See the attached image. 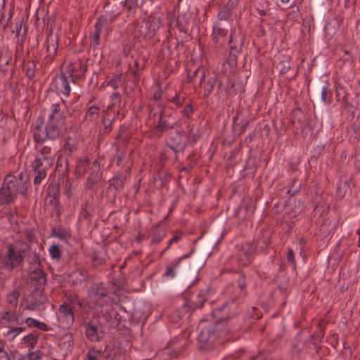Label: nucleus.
Returning a JSON list of instances; mask_svg holds the SVG:
<instances>
[{
	"mask_svg": "<svg viewBox=\"0 0 360 360\" xmlns=\"http://www.w3.org/2000/svg\"><path fill=\"white\" fill-rule=\"evenodd\" d=\"M235 314L231 313V307L228 304L212 311V316L216 319L214 323L202 328L198 337V348L200 351L211 352L215 349L217 342L224 345L233 340L228 337L231 330L224 322L233 318Z\"/></svg>",
	"mask_w": 360,
	"mask_h": 360,
	"instance_id": "1",
	"label": "nucleus"
},
{
	"mask_svg": "<svg viewBox=\"0 0 360 360\" xmlns=\"http://www.w3.org/2000/svg\"><path fill=\"white\" fill-rule=\"evenodd\" d=\"M29 184V176L25 171L7 174L0 187V205L13 203L18 194L25 195Z\"/></svg>",
	"mask_w": 360,
	"mask_h": 360,
	"instance_id": "2",
	"label": "nucleus"
},
{
	"mask_svg": "<svg viewBox=\"0 0 360 360\" xmlns=\"http://www.w3.org/2000/svg\"><path fill=\"white\" fill-rule=\"evenodd\" d=\"M30 249V245L22 240L8 244L6 252L0 254V269L13 271L15 268L22 266L25 254Z\"/></svg>",
	"mask_w": 360,
	"mask_h": 360,
	"instance_id": "3",
	"label": "nucleus"
},
{
	"mask_svg": "<svg viewBox=\"0 0 360 360\" xmlns=\"http://www.w3.org/2000/svg\"><path fill=\"white\" fill-rule=\"evenodd\" d=\"M43 123V117H39L36 121L35 131L33 134L34 143L37 144H44L46 141H51L58 143L62 134V127L65 123L47 120L44 128L42 129Z\"/></svg>",
	"mask_w": 360,
	"mask_h": 360,
	"instance_id": "4",
	"label": "nucleus"
},
{
	"mask_svg": "<svg viewBox=\"0 0 360 360\" xmlns=\"http://www.w3.org/2000/svg\"><path fill=\"white\" fill-rule=\"evenodd\" d=\"M194 254V249H192L188 254H186L172 263V265L167 267V270L164 274L165 276L174 277L175 275L174 269L179 266L181 263L183 267L187 270H196L202 269L206 262L205 257L201 256L200 254H195V256L190 259L191 255Z\"/></svg>",
	"mask_w": 360,
	"mask_h": 360,
	"instance_id": "5",
	"label": "nucleus"
},
{
	"mask_svg": "<svg viewBox=\"0 0 360 360\" xmlns=\"http://www.w3.org/2000/svg\"><path fill=\"white\" fill-rule=\"evenodd\" d=\"M88 299L89 307L91 308L103 307L110 300L108 290L102 282L94 283L89 288Z\"/></svg>",
	"mask_w": 360,
	"mask_h": 360,
	"instance_id": "6",
	"label": "nucleus"
},
{
	"mask_svg": "<svg viewBox=\"0 0 360 360\" xmlns=\"http://www.w3.org/2000/svg\"><path fill=\"white\" fill-rule=\"evenodd\" d=\"M104 323L93 316L89 321L83 323L85 335L87 340L91 342H99L105 335L103 330Z\"/></svg>",
	"mask_w": 360,
	"mask_h": 360,
	"instance_id": "7",
	"label": "nucleus"
},
{
	"mask_svg": "<svg viewBox=\"0 0 360 360\" xmlns=\"http://www.w3.org/2000/svg\"><path fill=\"white\" fill-rule=\"evenodd\" d=\"M178 124L175 114L172 110L165 108L161 110L159 119L154 128L155 131L160 134L159 136H161L169 130L176 129Z\"/></svg>",
	"mask_w": 360,
	"mask_h": 360,
	"instance_id": "8",
	"label": "nucleus"
},
{
	"mask_svg": "<svg viewBox=\"0 0 360 360\" xmlns=\"http://www.w3.org/2000/svg\"><path fill=\"white\" fill-rule=\"evenodd\" d=\"M161 20L158 17L150 16L147 20H142L135 25L134 31L139 37L152 38L160 28Z\"/></svg>",
	"mask_w": 360,
	"mask_h": 360,
	"instance_id": "9",
	"label": "nucleus"
},
{
	"mask_svg": "<svg viewBox=\"0 0 360 360\" xmlns=\"http://www.w3.org/2000/svg\"><path fill=\"white\" fill-rule=\"evenodd\" d=\"M166 146L174 153L175 159H177L178 153L183 152L188 146L185 131L177 129L175 133L171 134L166 141Z\"/></svg>",
	"mask_w": 360,
	"mask_h": 360,
	"instance_id": "10",
	"label": "nucleus"
},
{
	"mask_svg": "<svg viewBox=\"0 0 360 360\" xmlns=\"http://www.w3.org/2000/svg\"><path fill=\"white\" fill-rule=\"evenodd\" d=\"M46 31L48 32V35L44 44V46L46 49L44 61L46 64H49L53 60L57 54L58 37L57 34H53L51 26L49 27L48 25Z\"/></svg>",
	"mask_w": 360,
	"mask_h": 360,
	"instance_id": "11",
	"label": "nucleus"
},
{
	"mask_svg": "<svg viewBox=\"0 0 360 360\" xmlns=\"http://www.w3.org/2000/svg\"><path fill=\"white\" fill-rule=\"evenodd\" d=\"M53 164L41 158H36L32 162L31 167L35 174L34 184L39 185L42 180L47 176V172L51 169Z\"/></svg>",
	"mask_w": 360,
	"mask_h": 360,
	"instance_id": "12",
	"label": "nucleus"
},
{
	"mask_svg": "<svg viewBox=\"0 0 360 360\" xmlns=\"http://www.w3.org/2000/svg\"><path fill=\"white\" fill-rule=\"evenodd\" d=\"M60 326L63 328H70L75 321L73 308L70 303L65 301L60 305L58 312Z\"/></svg>",
	"mask_w": 360,
	"mask_h": 360,
	"instance_id": "13",
	"label": "nucleus"
},
{
	"mask_svg": "<svg viewBox=\"0 0 360 360\" xmlns=\"http://www.w3.org/2000/svg\"><path fill=\"white\" fill-rule=\"evenodd\" d=\"M122 2L120 0H106L103 6L104 15L103 18H107V23L112 22L122 13Z\"/></svg>",
	"mask_w": 360,
	"mask_h": 360,
	"instance_id": "14",
	"label": "nucleus"
},
{
	"mask_svg": "<svg viewBox=\"0 0 360 360\" xmlns=\"http://www.w3.org/2000/svg\"><path fill=\"white\" fill-rule=\"evenodd\" d=\"M94 316L104 323V326L112 325L113 323L118 325L120 323V316L112 306L108 307L105 310L103 309L96 312Z\"/></svg>",
	"mask_w": 360,
	"mask_h": 360,
	"instance_id": "15",
	"label": "nucleus"
},
{
	"mask_svg": "<svg viewBox=\"0 0 360 360\" xmlns=\"http://www.w3.org/2000/svg\"><path fill=\"white\" fill-rule=\"evenodd\" d=\"M44 288H34L31 292L27 299V309L29 310H36L41 305L46 303L47 298L43 293Z\"/></svg>",
	"mask_w": 360,
	"mask_h": 360,
	"instance_id": "16",
	"label": "nucleus"
},
{
	"mask_svg": "<svg viewBox=\"0 0 360 360\" xmlns=\"http://www.w3.org/2000/svg\"><path fill=\"white\" fill-rule=\"evenodd\" d=\"M87 66L82 59L76 58L72 60L68 65L69 77L75 83V79H82L85 76Z\"/></svg>",
	"mask_w": 360,
	"mask_h": 360,
	"instance_id": "17",
	"label": "nucleus"
},
{
	"mask_svg": "<svg viewBox=\"0 0 360 360\" xmlns=\"http://www.w3.org/2000/svg\"><path fill=\"white\" fill-rule=\"evenodd\" d=\"M210 75V73L203 67H198L193 71L188 70L187 75L188 82L192 83L195 88L200 87Z\"/></svg>",
	"mask_w": 360,
	"mask_h": 360,
	"instance_id": "18",
	"label": "nucleus"
},
{
	"mask_svg": "<svg viewBox=\"0 0 360 360\" xmlns=\"http://www.w3.org/2000/svg\"><path fill=\"white\" fill-rule=\"evenodd\" d=\"M52 86L65 96H68L71 91L68 77L63 72L55 76L52 81Z\"/></svg>",
	"mask_w": 360,
	"mask_h": 360,
	"instance_id": "19",
	"label": "nucleus"
},
{
	"mask_svg": "<svg viewBox=\"0 0 360 360\" xmlns=\"http://www.w3.org/2000/svg\"><path fill=\"white\" fill-rule=\"evenodd\" d=\"M206 301L205 294L200 292L197 295H192L183 304L182 308L188 312H192L197 309L201 308Z\"/></svg>",
	"mask_w": 360,
	"mask_h": 360,
	"instance_id": "20",
	"label": "nucleus"
},
{
	"mask_svg": "<svg viewBox=\"0 0 360 360\" xmlns=\"http://www.w3.org/2000/svg\"><path fill=\"white\" fill-rule=\"evenodd\" d=\"M58 148V143L46 141L41 148L39 150V156L37 158L44 159V160L53 164Z\"/></svg>",
	"mask_w": 360,
	"mask_h": 360,
	"instance_id": "21",
	"label": "nucleus"
},
{
	"mask_svg": "<svg viewBox=\"0 0 360 360\" xmlns=\"http://www.w3.org/2000/svg\"><path fill=\"white\" fill-rule=\"evenodd\" d=\"M30 276L34 288H44L46 283V274L41 268L31 270Z\"/></svg>",
	"mask_w": 360,
	"mask_h": 360,
	"instance_id": "22",
	"label": "nucleus"
},
{
	"mask_svg": "<svg viewBox=\"0 0 360 360\" xmlns=\"http://www.w3.org/2000/svg\"><path fill=\"white\" fill-rule=\"evenodd\" d=\"M101 166L98 160H95L91 167V172L86 180V186L91 189L93 186L101 179Z\"/></svg>",
	"mask_w": 360,
	"mask_h": 360,
	"instance_id": "23",
	"label": "nucleus"
},
{
	"mask_svg": "<svg viewBox=\"0 0 360 360\" xmlns=\"http://www.w3.org/2000/svg\"><path fill=\"white\" fill-rule=\"evenodd\" d=\"M315 91L319 96L321 94V100L325 103H330L332 100V93L329 89V83L327 81L318 82L316 84Z\"/></svg>",
	"mask_w": 360,
	"mask_h": 360,
	"instance_id": "24",
	"label": "nucleus"
},
{
	"mask_svg": "<svg viewBox=\"0 0 360 360\" xmlns=\"http://www.w3.org/2000/svg\"><path fill=\"white\" fill-rule=\"evenodd\" d=\"M2 325L11 324L15 323L16 324H22L24 321L20 320L19 314L13 309H8L1 311Z\"/></svg>",
	"mask_w": 360,
	"mask_h": 360,
	"instance_id": "25",
	"label": "nucleus"
},
{
	"mask_svg": "<svg viewBox=\"0 0 360 360\" xmlns=\"http://www.w3.org/2000/svg\"><path fill=\"white\" fill-rule=\"evenodd\" d=\"M217 83L218 84L219 88H221L222 86V82L219 81L217 76L210 74V76L206 78L205 82L200 86L203 89L204 97H208L211 94L213 88Z\"/></svg>",
	"mask_w": 360,
	"mask_h": 360,
	"instance_id": "26",
	"label": "nucleus"
},
{
	"mask_svg": "<svg viewBox=\"0 0 360 360\" xmlns=\"http://www.w3.org/2000/svg\"><path fill=\"white\" fill-rule=\"evenodd\" d=\"M168 25L170 29L176 28L181 32L186 33L187 32V20L184 19V18H181L180 16H174L170 17L169 18Z\"/></svg>",
	"mask_w": 360,
	"mask_h": 360,
	"instance_id": "27",
	"label": "nucleus"
},
{
	"mask_svg": "<svg viewBox=\"0 0 360 360\" xmlns=\"http://www.w3.org/2000/svg\"><path fill=\"white\" fill-rule=\"evenodd\" d=\"M221 22H216L212 28V38L214 44L220 43V39L226 36L227 30Z\"/></svg>",
	"mask_w": 360,
	"mask_h": 360,
	"instance_id": "28",
	"label": "nucleus"
},
{
	"mask_svg": "<svg viewBox=\"0 0 360 360\" xmlns=\"http://www.w3.org/2000/svg\"><path fill=\"white\" fill-rule=\"evenodd\" d=\"M51 111L49 115L48 120L65 123L66 117L61 111L60 104L54 103L51 105Z\"/></svg>",
	"mask_w": 360,
	"mask_h": 360,
	"instance_id": "29",
	"label": "nucleus"
},
{
	"mask_svg": "<svg viewBox=\"0 0 360 360\" xmlns=\"http://www.w3.org/2000/svg\"><path fill=\"white\" fill-rule=\"evenodd\" d=\"M107 24V18H103V17H99L94 25L95 30L93 34V41L91 45L94 47H96L99 44L100 41V35L101 33V30L105 25Z\"/></svg>",
	"mask_w": 360,
	"mask_h": 360,
	"instance_id": "30",
	"label": "nucleus"
},
{
	"mask_svg": "<svg viewBox=\"0 0 360 360\" xmlns=\"http://www.w3.org/2000/svg\"><path fill=\"white\" fill-rule=\"evenodd\" d=\"M232 15L231 10L227 6L221 7L217 13L218 21L225 26H229Z\"/></svg>",
	"mask_w": 360,
	"mask_h": 360,
	"instance_id": "31",
	"label": "nucleus"
},
{
	"mask_svg": "<svg viewBox=\"0 0 360 360\" xmlns=\"http://www.w3.org/2000/svg\"><path fill=\"white\" fill-rule=\"evenodd\" d=\"M336 97L338 101L345 102L347 106L352 107V105L347 101L348 91L347 86L342 84H337L335 86Z\"/></svg>",
	"mask_w": 360,
	"mask_h": 360,
	"instance_id": "32",
	"label": "nucleus"
},
{
	"mask_svg": "<svg viewBox=\"0 0 360 360\" xmlns=\"http://www.w3.org/2000/svg\"><path fill=\"white\" fill-rule=\"evenodd\" d=\"M89 165V159L86 157L79 158L77 161V165L75 169V174L77 178L84 175L86 171V167Z\"/></svg>",
	"mask_w": 360,
	"mask_h": 360,
	"instance_id": "33",
	"label": "nucleus"
},
{
	"mask_svg": "<svg viewBox=\"0 0 360 360\" xmlns=\"http://www.w3.org/2000/svg\"><path fill=\"white\" fill-rule=\"evenodd\" d=\"M24 322H25L27 326L30 328H37L42 331H49L51 330V328L45 323L40 322L39 321L31 317L27 318Z\"/></svg>",
	"mask_w": 360,
	"mask_h": 360,
	"instance_id": "34",
	"label": "nucleus"
},
{
	"mask_svg": "<svg viewBox=\"0 0 360 360\" xmlns=\"http://www.w3.org/2000/svg\"><path fill=\"white\" fill-rule=\"evenodd\" d=\"M52 236L66 242L70 238L71 233L69 230L61 226H58L52 230Z\"/></svg>",
	"mask_w": 360,
	"mask_h": 360,
	"instance_id": "35",
	"label": "nucleus"
},
{
	"mask_svg": "<svg viewBox=\"0 0 360 360\" xmlns=\"http://www.w3.org/2000/svg\"><path fill=\"white\" fill-rule=\"evenodd\" d=\"M56 167L59 171H62L63 174H68L69 172L68 158L63 155H59L57 159Z\"/></svg>",
	"mask_w": 360,
	"mask_h": 360,
	"instance_id": "36",
	"label": "nucleus"
},
{
	"mask_svg": "<svg viewBox=\"0 0 360 360\" xmlns=\"http://www.w3.org/2000/svg\"><path fill=\"white\" fill-rule=\"evenodd\" d=\"M39 338V333L34 331L23 338L25 344L30 349H33L37 344Z\"/></svg>",
	"mask_w": 360,
	"mask_h": 360,
	"instance_id": "37",
	"label": "nucleus"
},
{
	"mask_svg": "<svg viewBox=\"0 0 360 360\" xmlns=\"http://www.w3.org/2000/svg\"><path fill=\"white\" fill-rule=\"evenodd\" d=\"M166 236V230L164 228L155 227L152 233L151 244H157L161 242Z\"/></svg>",
	"mask_w": 360,
	"mask_h": 360,
	"instance_id": "38",
	"label": "nucleus"
},
{
	"mask_svg": "<svg viewBox=\"0 0 360 360\" xmlns=\"http://www.w3.org/2000/svg\"><path fill=\"white\" fill-rule=\"evenodd\" d=\"M149 114L148 117L149 120H153V124L155 125L157 122H155V117H158L159 118L160 114L161 112V110L165 109L160 103L154 104L153 105H149Z\"/></svg>",
	"mask_w": 360,
	"mask_h": 360,
	"instance_id": "39",
	"label": "nucleus"
},
{
	"mask_svg": "<svg viewBox=\"0 0 360 360\" xmlns=\"http://www.w3.org/2000/svg\"><path fill=\"white\" fill-rule=\"evenodd\" d=\"M188 131L185 132V136L188 141V145H194L200 139L198 131L194 132L192 126L188 125Z\"/></svg>",
	"mask_w": 360,
	"mask_h": 360,
	"instance_id": "40",
	"label": "nucleus"
},
{
	"mask_svg": "<svg viewBox=\"0 0 360 360\" xmlns=\"http://www.w3.org/2000/svg\"><path fill=\"white\" fill-rule=\"evenodd\" d=\"M47 193L49 197L54 199L56 205L58 202L60 195V186L58 184H51L47 188Z\"/></svg>",
	"mask_w": 360,
	"mask_h": 360,
	"instance_id": "41",
	"label": "nucleus"
},
{
	"mask_svg": "<svg viewBox=\"0 0 360 360\" xmlns=\"http://www.w3.org/2000/svg\"><path fill=\"white\" fill-rule=\"evenodd\" d=\"M36 65H37L34 60H28L24 63L23 66L25 70V75L30 79L34 77Z\"/></svg>",
	"mask_w": 360,
	"mask_h": 360,
	"instance_id": "42",
	"label": "nucleus"
},
{
	"mask_svg": "<svg viewBox=\"0 0 360 360\" xmlns=\"http://www.w3.org/2000/svg\"><path fill=\"white\" fill-rule=\"evenodd\" d=\"M104 352L102 350H98L93 347L89 349L84 360H100Z\"/></svg>",
	"mask_w": 360,
	"mask_h": 360,
	"instance_id": "43",
	"label": "nucleus"
},
{
	"mask_svg": "<svg viewBox=\"0 0 360 360\" xmlns=\"http://www.w3.org/2000/svg\"><path fill=\"white\" fill-rule=\"evenodd\" d=\"M319 331L314 332L311 335V341L313 345H316L320 343L324 336V328L322 326V322L319 323Z\"/></svg>",
	"mask_w": 360,
	"mask_h": 360,
	"instance_id": "44",
	"label": "nucleus"
},
{
	"mask_svg": "<svg viewBox=\"0 0 360 360\" xmlns=\"http://www.w3.org/2000/svg\"><path fill=\"white\" fill-rule=\"evenodd\" d=\"M349 191V183L348 181H340L337 186V195L343 197Z\"/></svg>",
	"mask_w": 360,
	"mask_h": 360,
	"instance_id": "45",
	"label": "nucleus"
},
{
	"mask_svg": "<svg viewBox=\"0 0 360 360\" xmlns=\"http://www.w3.org/2000/svg\"><path fill=\"white\" fill-rule=\"evenodd\" d=\"M193 112L194 108L193 106V103L191 101L185 103V105H184V108L181 111V114L182 115V116L186 117V119H191Z\"/></svg>",
	"mask_w": 360,
	"mask_h": 360,
	"instance_id": "46",
	"label": "nucleus"
},
{
	"mask_svg": "<svg viewBox=\"0 0 360 360\" xmlns=\"http://www.w3.org/2000/svg\"><path fill=\"white\" fill-rule=\"evenodd\" d=\"M234 278L236 279V283H237V285L238 288L243 291L246 288V281H245V276L240 272H236L234 274Z\"/></svg>",
	"mask_w": 360,
	"mask_h": 360,
	"instance_id": "47",
	"label": "nucleus"
},
{
	"mask_svg": "<svg viewBox=\"0 0 360 360\" xmlns=\"http://www.w3.org/2000/svg\"><path fill=\"white\" fill-rule=\"evenodd\" d=\"M229 45L231 51H233L234 55L236 53H238L242 49V42H235L233 33H231L230 35Z\"/></svg>",
	"mask_w": 360,
	"mask_h": 360,
	"instance_id": "48",
	"label": "nucleus"
},
{
	"mask_svg": "<svg viewBox=\"0 0 360 360\" xmlns=\"http://www.w3.org/2000/svg\"><path fill=\"white\" fill-rule=\"evenodd\" d=\"M19 297V292L15 290L7 295L6 300L12 307H15L18 305Z\"/></svg>",
	"mask_w": 360,
	"mask_h": 360,
	"instance_id": "49",
	"label": "nucleus"
},
{
	"mask_svg": "<svg viewBox=\"0 0 360 360\" xmlns=\"http://www.w3.org/2000/svg\"><path fill=\"white\" fill-rule=\"evenodd\" d=\"M49 253L53 259L59 261L61 259V250L58 245H52L49 248Z\"/></svg>",
	"mask_w": 360,
	"mask_h": 360,
	"instance_id": "50",
	"label": "nucleus"
},
{
	"mask_svg": "<svg viewBox=\"0 0 360 360\" xmlns=\"http://www.w3.org/2000/svg\"><path fill=\"white\" fill-rule=\"evenodd\" d=\"M114 117L110 118L108 116H105L102 120V124L103 125V133L109 134L112 130V123L114 122Z\"/></svg>",
	"mask_w": 360,
	"mask_h": 360,
	"instance_id": "51",
	"label": "nucleus"
},
{
	"mask_svg": "<svg viewBox=\"0 0 360 360\" xmlns=\"http://www.w3.org/2000/svg\"><path fill=\"white\" fill-rule=\"evenodd\" d=\"M100 108L98 106L92 105L89 107L86 112V117H90V121H93L98 118Z\"/></svg>",
	"mask_w": 360,
	"mask_h": 360,
	"instance_id": "52",
	"label": "nucleus"
},
{
	"mask_svg": "<svg viewBox=\"0 0 360 360\" xmlns=\"http://www.w3.org/2000/svg\"><path fill=\"white\" fill-rule=\"evenodd\" d=\"M11 60V57L0 53V70L1 72H5L8 70Z\"/></svg>",
	"mask_w": 360,
	"mask_h": 360,
	"instance_id": "53",
	"label": "nucleus"
},
{
	"mask_svg": "<svg viewBox=\"0 0 360 360\" xmlns=\"http://www.w3.org/2000/svg\"><path fill=\"white\" fill-rule=\"evenodd\" d=\"M278 66L280 68V74H285L291 68L290 58H287L285 60L281 61L278 64Z\"/></svg>",
	"mask_w": 360,
	"mask_h": 360,
	"instance_id": "54",
	"label": "nucleus"
},
{
	"mask_svg": "<svg viewBox=\"0 0 360 360\" xmlns=\"http://www.w3.org/2000/svg\"><path fill=\"white\" fill-rule=\"evenodd\" d=\"M182 232H178L175 234V236H174L169 241H168V243H167V245L166 246V248L165 249H163V250L161 252V255H162L165 252H166L167 250L169 249V248L174 243H177L179 240L182 237Z\"/></svg>",
	"mask_w": 360,
	"mask_h": 360,
	"instance_id": "55",
	"label": "nucleus"
},
{
	"mask_svg": "<svg viewBox=\"0 0 360 360\" xmlns=\"http://www.w3.org/2000/svg\"><path fill=\"white\" fill-rule=\"evenodd\" d=\"M122 77V75L121 74L115 75L107 82V86H110L114 89H117L119 87V84L121 82Z\"/></svg>",
	"mask_w": 360,
	"mask_h": 360,
	"instance_id": "56",
	"label": "nucleus"
},
{
	"mask_svg": "<svg viewBox=\"0 0 360 360\" xmlns=\"http://www.w3.org/2000/svg\"><path fill=\"white\" fill-rule=\"evenodd\" d=\"M25 330V327H14L7 331L6 335L8 337L12 336L11 340H13L18 334Z\"/></svg>",
	"mask_w": 360,
	"mask_h": 360,
	"instance_id": "57",
	"label": "nucleus"
},
{
	"mask_svg": "<svg viewBox=\"0 0 360 360\" xmlns=\"http://www.w3.org/2000/svg\"><path fill=\"white\" fill-rule=\"evenodd\" d=\"M6 360H24V356L17 350H10Z\"/></svg>",
	"mask_w": 360,
	"mask_h": 360,
	"instance_id": "58",
	"label": "nucleus"
},
{
	"mask_svg": "<svg viewBox=\"0 0 360 360\" xmlns=\"http://www.w3.org/2000/svg\"><path fill=\"white\" fill-rule=\"evenodd\" d=\"M72 139L68 137L65 143V150L68 151V156H71L72 152L76 150V146L72 143Z\"/></svg>",
	"mask_w": 360,
	"mask_h": 360,
	"instance_id": "59",
	"label": "nucleus"
},
{
	"mask_svg": "<svg viewBox=\"0 0 360 360\" xmlns=\"http://www.w3.org/2000/svg\"><path fill=\"white\" fill-rule=\"evenodd\" d=\"M6 343L5 341L0 340V360H6L8 352L6 350Z\"/></svg>",
	"mask_w": 360,
	"mask_h": 360,
	"instance_id": "60",
	"label": "nucleus"
},
{
	"mask_svg": "<svg viewBox=\"0 0 360 360\" xmlns=\"http://www.w3.org/2000/svg\"><path fill=\"white\" fill-rule=\"evenodd\" d=\"M170 101L172 103H174L176 104L177 107H181L185 105L186 102V98L185 97H181L179 95L175 96L173 97Z\"/></svg>",
	"mask_w": 360,
	"mask_h": 360,
	"instance_id": "61",
	"label": "nucleus"
},
{
	"mask_svg": "<svg viewBox=\"0 0 360 360\" xmlns=\"http://www.w3.org/2000/svg\"><path fill=\"white\" fill-rule=\"evenodd\" d=\"M287 259H288V262H290L291 264V265L293 266V269H295L296 268V262H295V259L294 252L292 250V248H289L288 250Z\"/></svg>",
	"mask_w": 360,
	"mask_h": 360,
	"instance_id": "62",
	"label": "nucleus"
},
{
	"mask_svg": "<svg viewBox=\"0 0 360 360\" xmlns=\"http://www.w3.org/2000/svg\"><path fill=\"white\" fill-rule=\"evenodd\" d=\"M127 9L129 11H133L135 12L136 8H137L136 6H135V1L134 0H125V4Z\"/></svg>",
	"mask_w": 360,
	"mask_h": 360,
	"instance_id": "63",
	"label": "nucleus"
},
{
	"mask_svg": "<svg viewBox=\"0 0 360 360\" xmlns=\"http://www.w3.org/2000/svg\"><path fill=\"white\" fill-rule=\"evenodd\" d=\"M257 245L261 248L264 250L270 243V238L268 237L263 240H258L257 241Z\"/></svg>",
	"mask_w": 360,
	"mask_h": 360,
	"instance_id": "64",
	"label": "nucleus"
}]
</instances>
